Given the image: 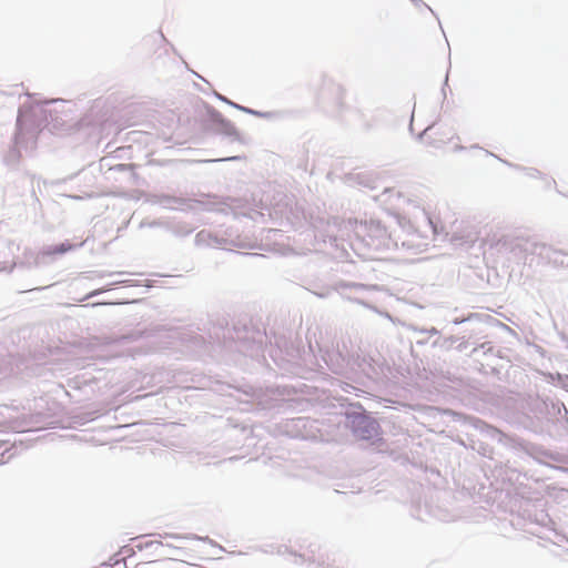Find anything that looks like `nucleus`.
Segmentation results:
<instances>
[{
    "instance_id": "obj_1",
    "label": "nucleus",
    "mask_w": 568,
    "mask_h": 568,
    "mask_svg": "<svg viewBox=\"0 0 568 568\" xmlns=\"http://www.w3.org/2000/svg\"><path fill=\"white\" fill-rule=\"evenodd\" d=\"M83 244V242H80L79 244H73L71 242H63L59 245H54V246H49L47 248H44L41 254L43 256H54V255H62V254H65L70 251H73L75 250L77 247L81 246Z\"/></svg>"
},
{
    "instance_id": "obj_2",
    "label": "nucleus",
    "mask_w": 568,
    "mask_h": 568,
    "mask_svg": "<svg viewBox=\"0 0 568 568\" xmlns=\"http://www.w3.org/2000/svg\"><path fill=\"white\" fill-rule=\"evenodd\" d=\"M103 291H104V290L94 291V292H92L89 296H93V295H95V294H98V293H100V292H103Z\"/></svg>"
}]
</instances>
